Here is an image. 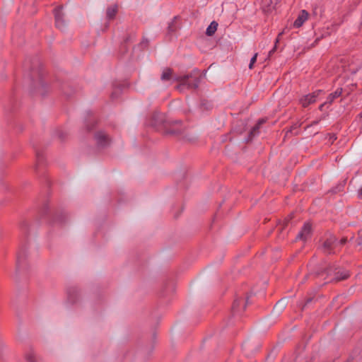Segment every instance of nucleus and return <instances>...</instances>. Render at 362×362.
Instances as JSON below:
<instances>
[{
  "label": "nucleus",
  "instance_id": "nucleus-19",
  "mask_svg": "<svg viewBox=\"0 0 362 362\" xmlns=\"http://www.w3.org/2000/svg\"><path fill=\"white\" fill-rule=\"evenodd\" d=\"M358 238L357 239V243L359 245H362V231H359L358 233Z\"/></svg>",
  "mask_w": 362,
  "mask_h": 362
},
{
  "label": "nucleus",
  "instance_id": "nucleus-10",
  "mask_svg": "<svg viewBox=\"0 0 362 362\" xmlns=\"http://www.w3.org/2000/svg\"><path fill=\"white\" fill-rule=\"evenodd\" d=\"M342 90L341 88H338L334 93H330L327 98V103L332 104L336 98L341 95Z\"/></svg>",
  "mask_w": 362,
  "mask_h": 362
},
{
  "label": "nucleus",
  "instance_id": "nucleus-23",
  "mask_svg": "<svg viewBox=\"0 0 362 362\" xmlns=\"http://www.w3.org/2000/svg\"><path fill=\"white\" fill-rule=\"evenodd\" d=\"M37 160L39 163L42 161V157L38 153H37Z\"/></svg>",
  "mask_w": 362,
  "mask_h": 362
},
{
  "label": "nucleus",
  "instance_id": "nucleus-5",
  "mask_svg": "<svg viewBox=\"0 0 362 362\" xmlns=\"http://www.w3.org/2000/svg\"><path fill=\"white\" fill-rule=\"evenodd\" d=\"M247 303V299L245 301L244 298H238L235 299L232 305V312L233 315H238L244 311Z\"/></svg>",
  "mask_w": 362,
  "mask_h": 362
},
{
  "label": "nucleus",
  "instance_id": "nucleus-20",
  "mask_svg": "<svg viewBox=\"0 0 362 362\" xmlns=\"http://www.w3.org/2000/svg\"><path fill=\"white\" fill-rule=\"evenodd\" d=\"M22 259H23V254L21 252H20L18 255V257H17V264H18V266H20V264H21Z\"/></svg>",
  "mask_w": 362,
  "mask_h": 362
},
{
  "label": "nucleus",
  "instance_id": "nucleus-11",
  "mask_svg": "<svg viewBox=\"0 0 362 362\" xmlns=\"http://www.w3.org/2000/svg\"><path fill=\"white\" fill-rule=\"evenodd\" d=\"M277 0H262V6L265 11H269L274 7Z\"/></svg>",
  "mask_w": 362,
  "mask_h": 362
},
{
  "label": "nucleus",
  "instance_id": "nucleus-1",
  "mask_svg": "<svg viewBox=\"0 0 362 362\" xmlns=\"http://www.w3.org/2000/svg\"><path fill=\"white\" fill-rule=\"evenodd\" d=\"M174 81L180 82V84L178 85L176 88L177 89L182 90L185 86H187L189 88H197L200 80L198 77L192 78V76L185 75L183 76H175L173 78Z\"/></svg>",
  "mask_w": 362,
  "mask_h": 362
},
{
  "label": "nucleus",
  "instance_id": "nucleus-18",
  "mask_svg": "<svg viewBox=\"0 0 362 362\" xmlns=\"http://www.w3.org/2000/svg\"><path fill=\"white\" fill-rule=\"evenodd\" d=\"M257 53H255L254 54V56L251 58L250 62V64H249V69H252L253 68L254 64L257 61Z\"/></svg>",
  "mask_w": 362,
  "mask_h": 362
},
{
  "label": "nucleus",
  "instance_id": "nucleus-17",
  "mask_svg": "<svg viewBox=\"0 0 362 362\" xmlns=\"http://www.w3.org/2000/svg\"><path fill=\"white\" fill-rule=\"evenodd\" d=\"M25 359L27 362H35L34 353L33 351L27 353L25 355Z\"/></svg>",
  "mask_w": 362,
  "mask_h": 362
},
{
  "label": "nucleus",
  "instance_id": "nucleus-26",
  "mask_svg": "<svg viewBox=\"0 0 362 362\" xmlns=\"http://www.w3.org/2000/svg\"><path fill=\"white\" fill-rule=\"evenodd\" d=\"M318 122H319V120L313 121V122L311 123V125L317 124H318Z\"/></svg>",
  "mask_w": 362,
  "mask_h": 362
},
{
  "label": "nucleus",
  "instance_id": "nucleus-16",
  "mask_svg": "<svg viewBox=\"0 0 362 362\" xmlns=\"http://www.w3.org/2000/svg\"><path fill=\"white\" fill-rule=\"evenodd\" d=\"M349 276V273L347 271L341 272V273L337 272L336 279L338 281L344 280L347 279Z\"/></svg>",
  "mask_w": 362,
  "mask_h": 362
},
{
  "label": "nucleus",
  "instance_id": "nucleus-13",
  "mask_svg": "<svg viewBox=\"0 0 362 362\" xmlns=\"http://www.w3.org/2000/svg\"><path fill=\"white\" fill-rule=\"evenodd\" d=\"M117 6L116 4L112 5L107 8L106 15L107 18L109 19H112L115 18L117 13Z\"/></svg>",
  "mask_w": 362,
  "mask_h": 362
},
{
  "label": "nucleus",
  "instance_id": "nucleus-24",
  "mask_svg": "<svg viewBox=\"0 0 362 362\" xmlns=\"http://www.w3.org/2000/svg\"><path fill=\"white\" fill-rule=\"evenodd\" d=\"M327 104H328V103H327V101H326L325 103H324L321 104V105H320V107H319L320 110H321V111H322V110H323L324 107H325Z\"/></svg>",
  "mask_w": 362,
  "mask_h": 362
},
{
  "label": "nucleus",
  "instance_id": "nucleus-21",
  "mask_svg": "<svg viewBox=\"0 0 362 362\" xmlns=\"http://www.w3.org/2000/svg\"><path fill=\"white\" fill-rule=\"evenodd\" d=\"M278 42H279V37H277L276 40L274 47L272 50L269 51V56H271L275 52L276 47V44Z\"/></svg>",
  "mask_w": 362,
  "mask_h": 362
},
{
  "label": "nucleus",
  "instance_id": "nucleus-25",
  "mask_svg": "<svg viewBox=\"0 0 362 362\" xmlns=\"http://www.w3.org/2000/svg\"><path fill=\"white\" fill-rule=\"evenodd\" d=\"M358 195L360 199H362V187L358 190Z\"/></svg>",
  "mask_w": 362,
  "mask_h": 362
},
{
  "label": "nucleus",
  "instance_id": "nucleus-15",
  "mask_svg": "<svg viewBox=\"0 0 362 362\" xmlns=\"http://www.w3.org/2000/svg\"><path fill=\"white\" fill-rule=\"evenodd\" d=\"M263 119L259 120L258 123L251 129L250 132V137L252 139L258 134L259 126L264 122Z\"/></svg>",
  "mask_w": 362,
  "mask_h": 362
},
{
  "label": "nucleus",
  "instance_id": "nucleus-14",
  "mask_svg": "<svg viewBox=\"0 0 362 362\" xmlns=\"http://www.w3.org/2000/svg\"><path fill=\"white\" fill-rule=\"evenodd\" d=\"M218 23L216 21H212L206 28V34L208 36H212L216 31Z\"/></svg>",
  "mask_w": 362,
  "mask_h": 362
},
{
  "label": "nucleus",
  "instance_id": "nucleus-3",
  "mask_svg": "<svg viewBox=\"0 0 362 362\" xmlns=\"http://www.w3.org/2000/svg\"><path fill=\"white\" fill-rule=\"evenodd\" d=\"M337 244V238L334 235H330L324 242L322 245V250L326 254H331L334 252L333 250L336 247Z\"/></svg>",
  "mask_w": 362,
  "mask_h": 362
},
{
  "label": "nucleus",
  "instance_id": "nucleus-12",
  "mask_svg": "<svg viewBox=\"0 0 362 362\" xmlns=\"http://www.w3.org/2000/svg\"><path fill=\"white\" fill-rule=\"evenodd\" d=\"M173 77V70L170 68H165L163 70V73L160 76V79L163 81H169L172 79Z\"/></svg>",
  "mask_w": 362,
  "mask_h": 362
},
{
  "label": "nucleus",
  "instance_id": "nucleus-22",
  "mask_svg": "<svg viewBox=\"0 0 362 362\" xmlns=\"http://www.w3.org/2000/svg\"><path fill=\"white\" fill-rule=\"evenodd\" d=\"M346 242H347V239H346V238H341V239L340 240V241H339V243L340 245H344Z\"/></svg>",
  "mask_w": 362,
  "mask_h": 362
},
{
  "label": "nucleus",
  "instance_id": "nucleus-6",
  "mask_svg": "<svg viewBox=\"0 0 362 362\" xmlns=\"http://www.w3.org/2000/svg\"><path fill=\"white\" fill-rule=\"evenodd\" d=\"M184 129L181 121H175L173 123L170 129L167 130V134L179 136L183 133Z\"/></svg>",
  "mask_w": 362,
  "mask_h": 362
},
{
  "label": "nucleus",
  "instance_id": "nucleus-2",
  "mask_svg": "<svg viewBox=\"0 0 362 362\" xmlns=\"http://www.w3.org/2000/svg\"><path fill=\"white\" fill-rule=\"evenodd\" d=\"M322 93V90H317L311 93L303 95L299 99V103L303 107H307L308 105L316 102L317 97Z\"/></svg>",
  "mask_w": 362,
  "mask_h": 362
},
{
  "label": "nucleus",
  "instance_id": "nucleus-4",
  "mask_svg": "<svg viewBox=\"0 0 362 362\" xmlns=\"http://www.w3.org/2000/svg\"><path fill=\"white\" fill-rule=\"evenodd\" d=\"M62 8V6H59L54 10L56 26L62 30L66 27V23L63 19Z\"/></svg>",
  "mask_w": 362,
  "mask_h": 362
},
{
  "label": "nucleus",
  "instance_id": "nucleus-8",
  "mask_svg": "<svg viewBox=\"0 0 362 362\" xmlns=\"http://www.w3.org/2000/svg\"><path fill=\"white\" fill-rule=\"evenodd\" d=\"M311 225L309 223H305L303 225L301 230L298 234L296 239L301 240L303 241L306 240L310 237L311 234Z\"/></svg>",
  "mask_w": 362,
  "mask_h": 362
},
{
  "label": "nucleus",
  "instance_id": "nucleus-9",
  "mask_svg": "<svg viewBox=\"0 0 362 362\" xmlns=\"http://www.w3.org/2000/svg\"><path fill=\"white\" fill-rule=\"evenodd\" d=\"M308 16H309L308 12L305 10H302L300 12L298 18L294 21L293 26L295 28H300L308 20Z\"/></svg>",
  "mask_w": 362,
  "mask_h": 362
},
{
  "label": "nucleus",
  "instance_id": "nucleus-7",
  "mask_svg": "<svg viewBox=\"0 0 362 362\" xmlns=\"http://www.w3.org/2000/svg\"><path fill=\"white\" fill-rule=\"evenodd\" d=\"M95 139L98 146H105L110 142V139L104 132H98L95 135Z\"/></svg>",
  "mask_w": 362,
  "mask_h": 362
}]
</instances>
